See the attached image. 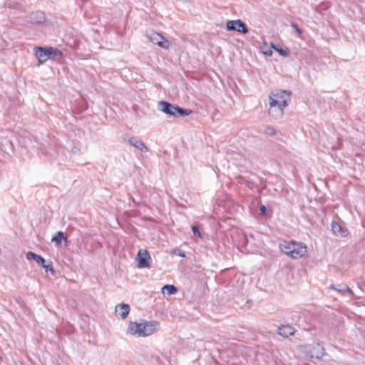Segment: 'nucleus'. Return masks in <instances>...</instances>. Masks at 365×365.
Returning a JSON list of instances; mask_svg holds the SVG:
<instances>
[{
  "label": "nucleus",
  "instance_id": "27",
  "mask_svg": "<svg viewBox=\"0 0 365 365\" xmlns=\"http://www.w3.org/2000/svg\"><path fill=\"white\" fill-rule=\"evenodd\" d=\"M71 151L74 154H78V153H80L81 150H80L79 148L74 146V147H73Z\"/></svg>",
  "mask_w": 365,
  "mask_h": 365
},
{
  "label": "nucleus",
  "instance_id": "7",
  "mask_svg": "<svg viewBox=\"0 0 365 365\" xmlns=\"http://www.w3.org/2000/svg\"><path fill=\"white\" fill-rule=\"evenodd\" d=\"M138 267L139 268L149 267L150 254L147 250H140L138 252Z\"/></svg>",
  "mask_w": 365,
  "mask_h": 365
},
{
  "label": "nucleus",
  "instance_id": "13",
  "mask_svg": "<svg viewBox=\"0 0 365 365\" xmlns=\"http://www.w3.org/2000/svg\"><path fill=\"white\" fill-rule=\"evenodd\" d=\"M128 142L135 148L140 150L141 152L146 153L148 151V148L140 139L137 137H130L128 138Z\"/></svg>",
  "mask_w": 365,
  "mask_h": 365
},
{
  "label": "nucleus",
  "instance_id": "29",
  "mask_svg": "<svg viewBox=\"0 0 365 365\" xmlns=\"http://www.w3.org/2000/svg\"><path fill=\"white\" fill-rule=\"evenodd\" d=\"M251 165V162H250V160H247V159H245H245H244V162H243V163H242V165H243V166H245V167H247V166H249V165Z\"/></svg>",
  "mask_w": 365,
  "mask_h": 365
},
{
  "label": "nucleus",
  "instance_id": "26",
  "mask_svg": "<svg viewBox=\"0 0 365 365\" xmlns=\"http://www.w3.org/2000/svg\"><path fill=\"white\" fill-rule=\"evenodd\" d=\"M292 26L294 29V30L297 33H298L299 34H302V31L301 30L300 28H299V26L297 25V24L292 23Z\"/></svg>",
  "mask_w": 365,
  "mask_h": 365
},
{
  "label": "nucleus",
  "instance_id": "23",
  "mask_svg": "<svg viewBox=\"0 0 365 365\" xmlns=\"http://www.w3.org/2000/svg\"><path fill=\"white\" fill-rule=\"evenodd\" d=\"M43 269L46 272H50L53 275H54L56 273V271L53 269V264H52L51 261L48 262L47 264L43 266Z\"/></svg>",
  "mask_w": 365,
  "mask_h": 365
},
{
  "label": "nucleus",
  "instance_id": "18",
  "mask_svg": "<svg viewBox=\"0 0 365 365\" xmlns=\"http://www.w3.org/2000/svg\"><path fill=\"white\" fill-rule=\"evenodd\" d=\"M192 113V110L181 108L178 105L176 106L175 116H177V115L187 116V115H189L190 114H191Z\"/></svg>",
  "mask_w": 365,
  "mask_h": 365
},
{
  "label": "nucleus",
  "instance_id": "9",
  "mask_svg": "<svg viewBox=\"0 0 365 365\" xmlns=\"http://www.w3.org/2000/svg\"><path fill=\"white\" fill-rule=\"evenodd\" d=\"M325 354L324 349L320 344H314L308 352V356L311 359H319Z\"/></svg>",
  "mask_w": 365,
  "mask_h": 365
},
{
  "label": "nucleus",
  "instance_id": "16",
  "mask_svg": "<svg viewBox=\"0 0 365 365\" xmlns=\"http://www.w3.org/2000/svg\"><path fill=\"white\" fill-rule=\"evenodd\" d=\"M294 241H289V242H284L280 245V249L282 252H283L285 255L290 256L292 257V253L291 251L292 250V247L294 246Z\"/></svg>",
  "mask_w": 365,
  "mask_h": 365
},
{
  "label": "nucleus",
  "instance_id": "31",
  "mask_svg": "<svg viewBox=\"0 0 365 365\" xmlns=\"http://www.w3.org/2000/svg\"><path fill=\"white\" fill-rule=\"evenodd\" d=\"M180 257H185V254L183 251H180L179 250V252L178 254Z\"/></svg>",
  "mask_w": 365,
  "mask_h": 365
},
{
  "label": "nucleus",
  "instance_id": "32",
  "mask_svg": "<svg viewBox=\"0 0 365 365\" xmlns=\"http://www.w3.org/2000/svg\"><path fill=\"white\" fill-rule=\"evenodd\" d=\"M264 54H266V55H272V51H266V52H264Z\"/></svg>",
  "mask_w": 365,
  "mask_h": 365
},
{
  "label": "nucleus",
  "instance_id": "11",
  "mask_svg": "<svg viewBox=\"0 0 365 365\" xmlns=\"http://www.w3.org/2000/svg\"><path fill=\"white\" fill-rule=\"evenodd\" d=\"M29 21L32 24H41L46 21V15L43 11H36L29 16Z\"/></svg>",
  "mask_w": 365,
  "mask_h": 365
},
{
  "label": "nucleus",
  "instance_id": "2",
  "mask_svg": "<svg viewBox=\"0 0 365 365\" xmlns=\"http://www.w3.org/2000/svg\"><path fill=\"white\" fill-rule=\"evenodd\" d=\"M34 51L36 57L41 63L46 62L49 58L55 57L61 58L63 56V53L61 50L53 47L36 46L34 48Z\"/></svg>",
  "mask_w": 365,
  "mask_h": 365
},
{
  "label": "nucleus",
  "instance_id": "12",
  "mask_svg": "<svg viewBox=\"0 0 365 365\" xmlns=\"http://www.w3.org/2000/svg\"><path fill=\"white\" fill-rule=\"evenodd\" d=\"M296 329L289 325H281L277 329V334L283 338H288L295 334Z\"/></svg>",
  "mask_w": 365,
  "mask_h": 365
},
{
  "label": "nucleus",
  "instance_id": "25",
  "mask_svg": "<svg viewBox=\"0 0 365 365\" xmlns=\"http://www.w3.org/2000/svg\"><path fill=\"white\" fill-rule=\"evenodd\" d=\"M192 231L194 235L197 236L200 238H202L203 237L202 234L200 231V229H199L198 226L192 225Z\"/></svg>",
  "mask_w": 365,
  "mask_h": 365
},
{
  "label": "nucleus",
  "instance_id": "22",
  "mask_svg": "<svg viewBox=\"0 0 365 365\" xmlns=\"http://www.w3.org/2000/svg\"><path fill=\"white\" fill-rule=\"evenodd\" d=\"M272 48L282 56H287L289 55V50L287 48H282L279 45H273V44H272Z\"/></svg>",
  "mask_w": 365,
  "mask_h": 365
},
{
  "label": "nucleus",
  "instance_id": "5",
  "mask_svg": "<svg viewBox=\"0 0 365 365\" xmlns=\"http://www.w3.org/2000/svg\"><path fill=\"white\" fill-rule=\"evenodd\" d=\"M226 26L227 29L229 31H235L244 34L248 33L249 31L245 23H244L240 19L228 21L227 22Z\"/></svg>",
  "mask_w": 365,
  "mask_h": 365
},
{
  "label": "nucleus",
  "instance_id": "20",
  "mask_svg": "<svg viewBox=\"0 0 365 365\" xmlns=\"http://www.w3.org/2000/svg\"><path fill=\"white\" fill-rule=\"evenodd\" d=\"M63 239L66 240L64 233L61 231H58L52 237L51 241L56 242L58 245H60Z\"/></svg>",
  "mask_w": 365,
  "mask_h": 365
},
{
  "label": "nucleus",
  "instance_id": "28",
  "mask_svg": "<svg viewBox=\"0 0 365 365\" xmlns=\"http://www.w3.org/2000/svg\"><path fill=\"white\" fill-rule=\"evenodd\" d=\"M41 262H39L38 264L39 265H41L43 268V266H45L46 264H47L48 262H46V259L42 257L41 258Z\"/></svg>",
  "mask_w": 365,
  "mask_h": 365
},
{
  "label": "nucleus",
  "instance_id": "4",
  "mask_svg": "<svg viewBox=\"0 0 365 365\" xmlns=\"http://www.w3.org/2000/svg\"><path fill=\"white\" fill-rule=\"evenodd\" d=\"M150 42L163 48H168L170 43L163 36L157 32H151L146 35Z\"/></svg>",
  "mask_w": 365,
  "mask_h": 365
},
{
  "label": "nucleus",
  "instance_id": "15",
  "mask_svg": "<svg viewBox=\"0 0 365 365\" xmlns=\"http://www.w3.org/2000/svg\"><path fill=\"white\" fill-rule=\"evenodd\" d=\"M130 311V308L129 304H128L121 303L115 307V312H118L119 315L123 319H125L128 317Z\"/></svg>",
  "mask_w": 365,
  "mask_h": 365
},
{
  "label": "nucleus",
  "instance_id": "21",
  "mask_svg": "<svg viewBox=\"0 0 365 365\" xmlns=\"http://www.w3.org/2000/svg\"><path fill=\"white\" fill-rule=\"evenodd\" d=\"M41 258L42 257L36 254L35 252H29L26 253V259L28 260H31V259H34V261L36 262V263L38 264L39 262H41Z\"/></svg>",
  "mask_w": 365,
  "mask_h": 365
},
{
  "label": "nucleus",
  "instance_id": "14",
  "mask_svg": "<svg viewBox=\"0 0 365 365\" xmlns=\"http://www.w3.org/2000/svg\"><path fill=\"white\" fill-rule=\"evenodd\" d=\"M331 229L335 235L341 237H347L349 234V231L345 227L336 222H332Z\"/></svg>",
  "mask_w": 365,
  "mask_h": 365
},
{
  "label": "nucleus",
  "instance_id": "24",
  "mask_svg": "<svg viewBox=\"0 0 365 365\" xmlns=\"http://www.w3.org/2000/svg\"><path fill=\"white\" fill-rule=\"evenodd\" d=\"M264 132L269 136H273L276 134L275 129L270 125L265 126Z\"/></svg>",
  "mask_w": 365,
  "mask_h": 365
},
{
  "label": "nucleus",
  "instance_id": "8",
  "mask_svg": "<svg viewBox=\"0 0 365 365\" xmlns=\"http://www.w3.org/2000/svg\"><path fill=\"white\" fill-rule=\"evenodd\" d=\"M176 106L164 101L158 102V109L165 114L171 116H175Z\"/></svg>",
  "mask_w": 365,
  "mask_h": 365
},
{
  "label": "nucleus",
  "instance_id": "6",
  "mask_svg": "<svg viewBox=\"0 0 365 365\" xmlns=\"http://www.w3.org/2000/svg\"><path fill=\"white\" fill-rule=\"evenodd\" d=\"M291 251L292 252V258L298 259L303 257L307 254V247L305 244L294 241V246Z\"/></svg>",
  "mask_w": 365,
  "mask_h": 365
},
{
  "label": "nucleus",
  "instance_id": "3",
  "mask_svg": "<svg viewBox=\"0 0 365 365\" xmlns=\"http://www.w3.org/2000/svg\"><path fill=\"white\" fill-rule=\"evenodd\" d=\"M291 91L285 90L272 91L269 96V101H272V103H273L272 105L286 108L291 100Z\"/></svg>",
  "mask_w": 365,
  "mask_h": 365
},
{
  "label": "nucleus",
  "instance_id": "10",
  "mask_svg": "<svg viewBox=\"0 0 365 365\" xmlns=\"http://www.w3.org/2000/svg\"><path fill=\"white\" fill-rule=\"evenodd\" d=\"M272 101H269V110L268 113L274 119H279L282 117L284 113V107L279 106L277 105H272Z\"/></svg>",
  "mask_w": 365,
  "mask_h": 365
},
{
  "label": "nucleus",
  "instance_id": "1",
  "mask_svg": "<svg viewBox=\"0 0 365 365\" xmlns=\"http://www.w3.org/2000/svg\"><path fill=\"white\" fill-rule=\"evenodd\" d=\"M158 324L156 321H143L141 323L130 322L126 333L138 337H146L155 332Z\"/></svg>",
  "mask_w": 365,
  "mask_h": 365
},
{
  "label": "nucleus",
  "instance_id": "30",
  "mask_svg": "<svg viewBox=\"0 0 365 365\" xmlns=\"http://www.w3.org/2000/svg\"><path fill=\"white\" fill-rule=\"evenodd\" d=\"M259 211H260L261 214H265V212L267 211V207L264 205H262L259 207Z\"/></svg>",
  "mask_w": 365,
  "mask_h": 365
},
{
  "label": "nucleus",
  "instance_id": "17",
  "mask_svg": "<svg viewBox=\"0 0 365 365\" xmlns=\"http://www.w3.org/2000/svg\"><path fill=\"white\" fill-rule=\"evenodd\" d=\"M330 289L336 291L339 293L348 292L352 294L351 289L346 284H339L337 285H331Z\"/></svg>",
  "mask_w": 365,
  "mask_h": 365
},
{
  "label": "nucleus",
  "instance_id": "19",
  "mask_svg": "<svg viewBox=\"0 0 365 365\" xmlns=\"http://www.w3.org/2000/svg\"><path fill=\"white\" fill-rule=\"evenodd\" d=\"M162 290L163 292H166V293L168 295H173L178 292V288L175 285H173V284L165 285L163 287Z\"/></svg>",
  "mask_w": 365,
  "mask_h": 365
}]
</instances>
